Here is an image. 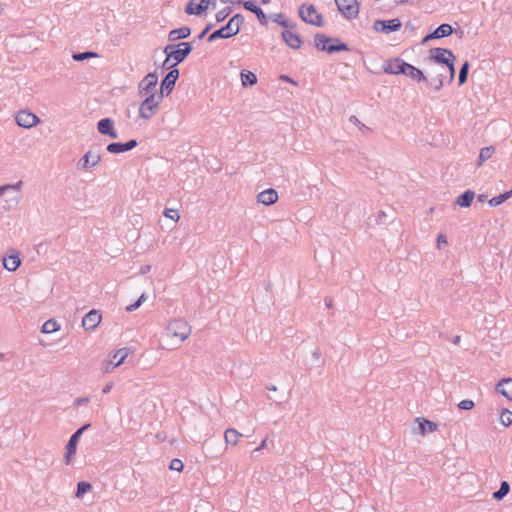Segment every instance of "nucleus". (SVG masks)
<instances>
[{
  "mask_svg": "<svg viewBox=\"0 0 512 512\" xmlns=\"http://www.w3.org/2000/svg\"><path fill=\"white\" fill-rule=\"evenodd\" d=\"M428 60L447 67L449 72L447 84H451L454 81L456 74V56L452 50L441 47L431 48L429 50Z\"/></svg>",
  "mask_w": 512,
  "mask_h": 512,
  "instance_id": "f257e3e1",
  "label": "nucleus"
},
{
  "mask_svg": "<svg viewBox=\"0 0 512 512\" xmlns=\"http://www.w3.org/2000/svg\"><path fill=\"white\" fill-rule=\"evenodd\" d=\"M314 43L317 49L329 54L350 51L349 46L339 38L329 37L323 33H317L314 36Z\"/></svg>",
  "mask_w": 512,
  "mask_h": 512,
  "instance_id": "f03ea898",
  "label": "nucleus"
},
{
  "mask_svg": "<svg viewBox=\"0 0 512 512\" xmlns=\"http://www.w3.org/2000/svg\"><path fill=\"white\" fill-rule=\"evenodd\" d=\"M193 51V42H180L178 44H168L164 47L163 52L168 58H172L175 64L185 61L189 54Z\"/></svg>",
  "mask_w": 512,
  "mask_h": 512,
  "instance_id": "7ed1b4c3",
  "label": "nucleus"
},
{
  "mask_svg": "<svg viewBox=\"0 0 512 512\" xmlns=\"http://www.w3.org/2000/svg\"><path fill=\"white\" fill-rule=\"evenodd\" d=\"M191 331V326L182 318L173 319L166 326L167 335L177 338L180 342L186 340L190 336Z\"/></svg>",
  "mask_w": 512,
  "mask_h": 512,
  "instance_id": "20e7f679",
  "label": "nucleus"
},
{
  "mask_svg": "<svg viewBox=\"0 0 512 512\" xmlns=\"http://www.w3.org/2000/svg\"><path fill=\"white\" fill-rule=\"evenodd\" d=\"M335 4L342 16L348 20L355 19L359 14L357 0H335Z\"/></svg>",
  "mask_w": 512,
  "mask_h": 512,
  "instance_id": "39448f33",
  "label": "nucleus"
},
{
  "mask_svg": "<svg viewBox=\"0 0 512 512\" xmlns=\"http://www.w3.org/2000/svg\"><path fill=\"white\" fill-rule=\"evenodd\" d=\"M14 121L19 128H33L40 123V118L31 111L23 109L15 114Z\"/></svg>",
  "mask_w": 512,
  "mask_h": 512,
  "instance_id": "423d86ee",
  "label": "nucleus"
},
{
  "mask_svg": "<svg viewBox=\"0 0 512 512\" xmlns=\"http://www.w3.org/2000/svg\"><path fill=\"white\" fill-rule=\"evenodd\" d=\"M409 64L410 63L404 61L403 59H401L399 57L388 59L383 64V71L386 74H390V75H399V74L405 75Z\"/></svg>",
  "mask_w": 512,
  "mask_h": 512,
  "instance_id": "0eeeda50",
  "label": "nucleus"
},
{
  "mask_svg": "<svg viewBox=\"0 0 512 512\" xmlns=\"http://www.w3.org/2000/svg\"><path fill=\"white\" fill-rule=\"evenodd\" d=\"M90 427V424H84L79 429H77L72 436L70 437L67 445H66V453H65V462L69 464L71 462L72 456L75 455L78 441L85 430Z\"/></svg>",
  "mask_w": 512,
  "mask_h": 512,
  "instance_id": "6e6552de",
  "label": "nucleus"
},
{
  "mask_svg": "<svg viewBox=\"0 0 512 512\" xmlns=\"http://www.w3.org/2000/svg\"><path fill=\"white\" fill-rule=\"evenodd\" d=\"M179 69H171L161 80L160 93L164 96H168L172 93L176 81L179 79Z\"/></svg>",
  "mask_w": 512,
  "mask_h": 512,
  "instance_id": "1a4fd4ad",
  "label": "nucleus"
},
{
  "mask_svg": "<svg viewBox=\"0 0 512 512\" xmlns=\"http://www.w3.org/2000/svg\"><path fill=\"white\" fill-rule=\"evenodd\" d=\"M401 27H402V23L398 18L389 19V20L378 19L373 24V28L377 32H382L385 34L396 32V31L400 30Z\"/></svg>",
  "mask_w": 512,
  "mask_h": 512,
  "instance_id": "9d476101",
  "label": "nucleus"
},
{
  "mask_svg": "<svg viewBox=\"0 0 512 512\" xmlns=\"http://www.w3.org/2000/svg\"><path fill=\"white\" fill-rule=\"evenodd\" d=\"M101 154L98 151L89 150L77 162V168L80 170H88L99 164Z\"/></svg>",
  "mask_w": 512,
  "mask_h": 512,
  "instance_id": "9b49d317",
  "label": "nucleus"
},
{
  "mask_svg": "<svg viewBox=\"0 0 512 512\" xmlns=\"http://www.w3.org/2000/svg\"><path fill=\"white\" fill-rule=\"evenodd\" d=\"M158 83V75L156 71L148 73L139 83L140 94H150L156 92V85Z\"/></svg>",
  "mask_w": 512,
  "mask_h": 512,
  "instance_id": "f8f14e48",
  "label": "nucleus"
},
{
  "mask_svg": "<svg viewBox=\"0 0 512 512\" xmlns=\"http://www.w3.org/2000/svg\"><path fill=\"white\" fill-rule=\"evenodd\" d=\"M102 316L98 310H90L82 319V326L86 330H94L101 322Z\"/></svg>",
  "mask_w": 512,
  "mask_h": 512,
  "instance_id": "ddd939ff",
  "label": "nucleus"
},
{
  "mask_svg": "<svg viewBox=\"0 0 512 512\" xmlns=\"http://www.w3.org/2000/svg\"><path fill=\"white\" fill-rule=\"evenodd\" d=\"M137 140L131 139L125 143L113 142L107 145L106 150L112 154H120L126 151H130L137 146Z\"/></svg>",
  "mask_w": 512,
  "mask_h": 512,
  "instance_id": "4468645a",
  "label": "nucleus"
},
{
  "mask_svg": "<svg viewBox=\"0 0 512 512\" xmlns=\"http://www.w3.org/2000/svg\"><path fill=\"white\" fill-rule=\"evenodd\" d=\"M281 37L284 43L291 49H299L302 45L301 36L297 33L290 31L289 29L282 31Z\"/></svg>",
  "mask_w": 512,
  "mask_h": 512,
  "instance_id": "2eb2a0df",
  "label": "nucleus"
},
{
  "mask_svg": "<svg viewBox=\"0 0 512 512\" xmlns=\"http://www.w3.org/2000/svg\"><path fill=\"white\" fill-rule=\"evenodd\" d=\"M233 36H235L233 30L230 28L228 23H226L225 25L210 33L207 37V42L212 43L217 39H229Z\"/></svg>",
  "mask_w": 512,
  "mask_h": 512,
  "instance_id": "dca6fc26",
  "label": "nucleus"
},
{
  "mask_svg": "<svg viewBox=\"0 0 512 512\" xmlns=\"http://www.w3.org/2000/svg\"><path fill=\"white\" fill-rule=\"evenodd\" d=\"M207 9H208V2L205 1V0L204 1H199V3H196L195 0H190L185 5V13L188 14V15L200 16Z\"/></svg>",
  "mask_w": 512,
  "mask_h": 512,
  "instance_id": "f3484780",
  "label": "nucleus"
},
{
  "mask_svg": "<svg viewBox=\"0 0 512 512\" xmlns=\"http://www.w3.org/2000/svg\"><path fill=\"white\" fill-rule=\"evenodd\" d=\"M278 200V193L275 189L269 188L257 195V202L263 205H272Z\"/></svg>",
  "mask_w": 512,
  "mask_h": 512,
  "instance_id": "a211bd4d",
  "label": "nucleus"
},
{
  "mask_svg": "<svg viewBox=\"0 0 512 512\" xmlns=\"http://www.w3.org/2000/svg\"><path fill=\"white\" fill-rule=\"evenodd\" d=\"M304 8L305 6H300L298 10L299 17L301 18L302 21L316 27L324 26L325 22L322 14L316 13L314 17H308L305 15Z\"/></svg>",
  "mask_w": 512,
  "mask_h": 512,
  "instance_id": "6ab92c4d",
  "label": "nucleus"
},
{
  "mask_svg": "<svg viewBox=\"0 0 512 512\" xmlns=\"http://www.w3.org/2000/svg\"><path fill=\"white\" fill-rule=\"evenodd\" d=\"M414 423L418 424L419 434L425 435L437 430V424L423 417H417Z\"/></svg>",
  "mask_w": 512,
  "mask_h": 512,
  "instance_id": "aec40b11",
  "label": "nucleus"
},
{
  "mask_svg": "<svg viewBox=\"0 0 512 512\" xmlns=\"http://www.w3.org/2000/svg\"><path fill=\"white\" fill-rule=\"evenodd\" d=\"M191 35V28L188 26H182L180 28H175L169 31L168 40L170 42H175L180 39H186Z\"/></svg>",
  "mask_w": 512,
  "mask_h": 512,
  "instance_id": "412c9836",
  "label": "nucleus"
},
{
  "mask_svg": "<svg viewBox=\"0 0 512 512\" xmlns=\"http://www.w3.org/2000/svg\"><path fill=\"white\" fill-rule=\"evenodd\" d=\"M496 391L507 399L512 400V378L500 380L496 385Z\"/></svg>",
  "mask_w": 512,
  "mask_h": 512,
  "instance_id": "4be33fe9",
  "label": "nucleus"
},
{
  "mask_svg": "<svg viewBox=\"0 0 512 512\" xmlns=\"http://www.w3.org/2000/svg\"><path fill=\"white\" fill-rule=\"evenodd\" d=\"M128 354H129L128 348H121V349L117 350L114 353V355L112 356V359L110 360V362L108 363V366L105 368V371L109 372L110 365L112 366V368H115V367L119 366L120 364H122L124 362V360L126 359V357L128 356Z\"/></svg>",
  "mask_w": 512,
  "mask_h": 512,
  "instance_id": "5701e85b",
  "label": "nucleus"
},
{
  "mask_svg": "<svg viewBox=\"0 0 512 512\" xmlns=\"http://www.w3.org/2000/svg\"><path fill=\"white\" fill-rule=\"evenodd\" d=\"M475 196L476 194L473 190H466L456 198L455 204L463 208H468L471 206Z\"/></svg>",
  "mask_w": 512,
  "mask_h": 512,
  "instance_id": "b1692460",
  "label": "nucleus"
},
{
  "mask_svg": "<svg viewBox=\"0 0 512 512\" xmlns=\"http://www.w3.org/2000/svg\"><path fill=\"white\" fill-rule=\"evenodd\" d=\"M244 22H245L244 16L241 13H237V14L233 15L228 20L227 23L230 26V28L233 30L234 35H237L241 31L242 26L244 25Z\"/></svg>",
  "mask_w": 512,
  "mask_h": 512,
  "instance_id": "393cba45",
  "label": "nucleus"
},
{
  "mask_svg": "<svg viewBox=\"0 0 512 512\" xmlns=\"http://www.w3.org/2000/svg\"><path fill=\"white\" fill-rule=\"evenodd\" d=\"M405 76L417 81V82H428L427 77L423 73L422 70L419 68L413 66L412 64H409L407 72L405 73Z\"/></svg>",
  "mask_w": 512,
  "mask_h": 512,
  "instance_id": "a878e982",
  "label": "nucleus"
},
{
  "mask_svg": "<svg viewBox=\"0 0 512 512\" xmlns=\"http://www.w3.org/2000/svg\"><path fill=\"white\" fill-rule=\"evenodd\" d=\"M269 19H271L273 22L277 23L281 27L286 29H292L296 27L295 23H292L289 21L284 14L282 13H274L269 16Z\"/></svg>",
  "mask_w": 512,
  "mask_h": 512,
  "instance_id": "bb28decb",
  "label": "nucleus"
},
{
  "mask_svg": "<svg viewBox=\"0 0 512 512\" xmlns=\"http://www.w3.org/2000/svg\"><path fill=\"white\" fill-rule=\"evenodd\" d=\"M433 32L435 39H440L452 35L454 32L453 27L448 23L439 25Z\"/></svg>",
  "mask_w": 512,
  "mask_h": 512,
  "instance_id": "cd10ccee",
  "label": "nucleus"
},
{
  "mask_svg": "<svg viewBox=\"0 0 512 512\" xmlns=\"http://www.w3.org/2000/svg\"><path fill=\"white\" fill-rule=\"evenodd\" d=\"M146 95V98L144 99V101L142 103L150 106V108H154L156 110H158V107H159V103L160 101L163 99L164 95H162L161 93H150V94H145Z\"/></svg>",
  "mask_w": 512,
  "mask_h": 512,
  "instance_id": "c85d7f7f",
  "label": "nucleus"
},
{
  "mask_svg": "<svg viewBox=\"0 0 512 512\" xmlns=\"http://www.w3.org/2000/svg\"><path fill=\"white\" fill-rule=\"evenodd\" d=\"M241 436H242V434L239 433L234 428H228L224 432V439H225V442L227 445H236Z\"/></svg>",
  "mask_w": 512,
  "mask_h": 512,
  "instance_id": "c756f323",
  "label": "nucleus"
},
{
  "mask_svg": "<svg viewBox=\"0 0 512 512\" xmlns=\"http://www.w3.org/2000/svg\"><path fill=\"white\" fill-rule=\"evenodd\" d=\"M20 264L21 260L18 254H13L3 259V265L9 271H15Z\"/></svg>",
  "mask_w": 512,
  "mask_h": 512,
  "instance_id": "7c9ffc66",
  "label": "nucleus"
},
{
  "mask_svg": "<svg viewBox=\"0 0 512 512\" xmlns=\"http://www.w3.org/2000/svg\"><path fill=\"white\" fill-rule=\"evenodd\" d=\"M240 76L244 87L253 86L257 83V76L252 71L242 70Z\"/></svg>",
  "mask_w": 512,
  "mask_h": 512,
  "instance_id": "2f4dec72",
  "label": "nucleus"
},
{
  "mask_svg": "<svg viewBox=\"0 0 512 512\" xmlns=\"http://www.w3.org/2000/svg\"><path fill=\"white\" fill-rule=\"evenodd\" d=\"M510 492V484L507 481H502L500 488L492 494L493 499L500 501Z\"/></svg>",
  "mask_w": 512,
  "mask_h": 512,
  "instance_id": "473e14b6",
  "label": "nucleus"
},
{
  "mask_svg": "<svg viewBox=\"0 0 512 512\" xmlns=\"http://www.w3.org/2000/svg\"><path fill=\"white\" fill-rule=\"evenodd\" d=\"M470 64L466 60L463 62V64L460 67L459 74H458V85L462 86L467 82L468 74H469Z\"/></svg>",
  "mask_w": 512,
  "mask_h": 512,
  "instance_id": "72a5a7b5",
  "label": "nucleus"
},
{
  "mask_svg": "<svg viewBox=\"0 0 512 512\" xmlns=\"http://www.w3.org/2000/svg\"><path fill=\"white\" fill-rule=\"evenodd\" d=\"M99 57V54L93 51H84V52H74L72 54V59L76 62H81L90 58Z\"/></svg>",
  "mask_w": 512,
  "mask_h": 512,
  "instance_id": "f704fd0d",
  "label": "nucleus"
},
{
  "mask_svg": "<svg viewBox=\"0 0 512 512\" xmlns=\"http://www.w3.org/2000/svg\"><path fill=\"white\" fill-rule=\"evenodd\" d=\"M60 329V325L57 323L54 319H49L46 322H44L41 332L44 334H50L53 332H56Z\"/></svg>",
  "mask_w": 512,
  "mask_h": 512,
  "instance_id": "c9c22d12",
  "label": "nucleus"
},
{
  "mask_svg": "<svg viewBox=\"0 0 512 512\" xmlns=\"http://www.w3.org/2000/svg\"><path fill=\"white\" fill-rule=\"evenodd\" d=\"M495 152V148L493 146L484 147L480 150L478 165H481L486 160L490 159Z\"/></svg>",
  "mask_w": 512,
  "mask_h": 512,
  "instance_id": "e433bc0d",
  "label": "nucleus"
},
{
  "mask_svg": "<svg viewBox=\"0 0 512 512\" xmlns=\"http://www.w3.org/2000/svg\"><path fill=\"white\" fill-rule=\"evenodd\" d=\"M91 489H92V485L89 482L80 481L77 484V490H76L75 496L77 498H81L85 493H87Z\"/></svg>",
  "mask_w": 512,
  "mask_h": 512,
  "instance_id": "4c0bfd02",
  "label": "nucleus"
},
{
  "mask_svg": "<svg viewBox=\"0 0 512 512\" xmlns=\"http://www.w3.org/2000/svg\"><path fill=\"white\" fill-rule=\"evenodd\" d=\"M232 13V7L226 6L215 14V20L217 23L225 21Z\"/></svg>",
  "mask_w": 512,
  "mask_h": 512,
  "instance_id": "58836bf2",
  "label": "nucleus"
},
{
  "mask_svg": "<svg viewBox=\"0 0 512 512\" xmlns=\"http://www.w3.org/2000/svg\"><path fill=\"white\" fill-rule=\"evenodd\" d=\"M157 110L154 108H150V106L141 103L139 107L140 116L144 119H149Z\"/></svg>",
  "mask_w": 512,
  "mask_h": 512,
  "instance_id": "ea45409f",
  "label": "nucleus"
},
{
  "mask_svg": "<svg viewBox=\"0 0 512 512\" xmlns=\"http://www.w3.org/2000/svg\"><path fill=\"white\" fill-rule=\"evenodd\" d=\"M500 422L504 426H509L512 424V412L508 409H502L500 413Z\"/></svg>",
  "mask_w": 512,
  "mask_h": 512,
  "instance_id": "a19ab883",
  "label": "nucleus"
},
{
  "mask_svg": "<svg viewBox=\"0 0 512 512\" xmlns=\"http://www.w3.org/2000/svg\"><path fill=\"white\" fill-rule=\"evenodd\" d=\"M445 76H441V74H437L435 77L428 82L430 85H433L436 91H440L444 86Z\"/></svg>",
  "mask_w": 512,
  "mask_h": 512,
  "instance_id": "79ce46f5",
  "label": "nucleus"
},
{
  "mask_svg": "<svg viewBox=\"0 0 512 512\" xmlns=\"http://www.w3.org/2000/svg\"><path fill=\"white\" fill-rule=\"evenodd\" d=\"M146 298L147 297H146L145 293L141 294V296L138 298V300L135 303L130 304L126 307V311L132 312V311L137 310L142 305V303L146 300Z\"/></svg>",
  "mask_w": 512,
  "mask_h": 512,
  "instance_id": "37998d69",
  "label": "nucleus"
},
{
  "mask_svg": "<svg viewBox=\"0 0 512 512\" xmlns=\"http://www.w3.org/2000/svg\"><path fill=\"white\" fill-rule=\"evenodd\" d=\"M241 4H243L244 9L253 14L259 9V6L253 0L243 1Z\"/></svg>",
  "mask_w": 512,
  "mask_h": 512,
  "instance_id": "c03bdc74",
  "label": "nucleus"
},
{
  "mask_svg": "<svg viewBox=\"0 0 512 512\" xmlns=\"http://www.w3.org/2000/svg\"><path fill=\"white\" fill-rule=\"evenodd\" d=\"M507 199H506V196L504 193L500 194L499 196H496V197H493L491 198L489 201H488V204L491 206V207H496L500 204H502L503 202H505Z\"/></svg>",
  "mask_w": 512,
  "mask_h": 512,
  "instance_id": "a18cd8bd",
  "label": "nucleus"
},
{
  "mask_svg": "<svg viewBox=\"0 0 512 512\" xmlns=\"http://www.w3.org/2000/svg\"><path fill=\"white\" fill-rule=\"evenodd\" d=\"M254 15L257 17L260 25H262V26L267 25L268 17L266 16V14L264 13V11L262 10L261 7H259V9L256 11V13H254Z\"/></svg>",
  "mask_w": 512,
  "mask_h": 512,
  "instance_id": "49530a36",
  "label": "nucleus"
},
{
  "mask_svg": "<svg viewBox=\"0 0 512 512\" xmlns=\"http://www.w3.org/2000/svg\"><path fill=\"white\" fill-rule=\"evenodd\" d=\"M169 468L173 471L181 472L184 468V464L180 459H173L170 462Z\"/></svg>",
  "mask_w": 512,
  "mask_h": 512,
  "instance_id": "de8ad7c7",
  "label": "nucleus"
},
{
  "mask_svg": "<svg viewBox=\"0 0 512 512\" xmlns=\"http://www.w3.org/2000/svg\"><path fill=\"white\" fill-rule=\"evenodd\" d=\"M114 121L111 118H102L98 121L96 128H113Z\"/></svg>",
  "mask_w": 512,
  "mask_h": 512,
  "instance_id": "09e8293b",
  "label": "nucleus"
},
{
  "mask_svg": "<svg viewBox=\"0 0 512 512\" xmlns=\"http://www.w3.org/2000/svg\"><path fill=\"white\" fill-rule=\"evenodd\" d=\"M475 406L474 402L472 400H462L458 403V408L461 409V410H471L473 409Z\"/></svg>",
  "mask_w": 512,
  "mask_h": 512,
  "instance_id": "8fccbe9b",
  "label": "nucleus"
},
{
  "mask_svg": "<svg viewBox=\"0 0 512 512\" xmlns=\"http://www.w3.org/2000/svg\"><path fill=\"white\" fill-rule=\"evenodd\" d=\"M171 60H172V58H168V56H166L165 60L162 63V66H161L162 69L168 70V72L171 69H178L177 68L178 64H175V61L171 62Z\"/></svg>",
  "mask_w": 512,
  "mask_h": 512,
  "instance_id": "3c124183",
  "label": "nucleus"
},
{
  "mask_svg": "<svg viewBox=\"0 0 512 512\" xmlns=\"http://www.w3.org/2000/svg\"><path fill=\"white\" fill-rule=\"evenodd\" d=\"M164 215L174 221H178L180 218L179 211L175 209H165Z\"/></svg>",
  "mask_w": 512,
  "mask_h": 512,
  "instance_id": "603ef678",
  "label": "nucleus"
},
{
  "mask_svg": "<svg viewBox=\"0 0 512 512\" xmlns=\"http://www.w3.org/2000/svg\"><path fill=\"white\" fill-rule=\"evenodd\" d=\"M301 6H305L304 11L306 10L305 15L308 17H312L317 13L316 8L313 4H302Z\"/></svg>",
  "mask_w": 512,
  "mask_h": 512,
  "instance_id": "864d4df0",
  "label": "nucleus"
},
{
  "mask_svg": "<svg viewBox=\"0 0 512 512\" xmlns=\"http://www.w3.org/2000/svg\"><path fill=\"white\" fill-rule=\"evenodd\" d=\"M21 185H22V181H19L15 185L0 186V196H2L7 189H9V188L19 189Z\"/></svg>",
  "mask_w": 512,
  "mask_h": 512,
  "instance_id": "5fc2aeb1",
  "label": "nucleus"
},
{
  "mask_svg": "<svg viewBox=\"0 0 512 512\" xmlns=\"http://www.w3.org/2000/svg\"><path fill=\"white\" fill-rule=\"evenodd\" d=\"M100 133L108 135L109 137L116 139L118 138L117 130H99Z\"/></svg>",
  "mask_w": 512,
  "mask_h": 512,
  "instance_id": "6e6d98bb",
  "label": "nucleus"
},
{
  "mask_svg": "<svg viewBox=\"0 0 512 512\" xmlns=\"http://www.w3.org/2000/svg\"><path fill=\"white\" fill-rule=\"evenodd\" d=\"M88 402H89V398L88 397H80V398H76L75 399L74 404L79 406V405L86 404Z\"/></svg>",
  "mask_w": 512,
  "mask_h": 512,
  "instance_id": "4d7b16f0",
  "label": "nucleus"
},
{
  "mask_svg": "<svg viewBox=\"0 0 512 512\" xmlns=\"http://www.w3.org/2000/svg\"><path fill=\"white\" fill-rule=\"evenodd\" d=\"M441 244H447V239H446L445 235H443V234H440L437 237V246L440 247Z\"/></svg>",
  "mask_w": 512,
  "mask_h": 512,
  "instance_id": "13d9d810",
  "label": "nucleus"
},
{
  "mask_svg": "<svg viewBox=\"0 0 512 512\" xmlns=\"http://www.w3.org/2000/svg\"><path fill=\"white\" fill-rule=\"evenodd\" d=\"M112 387H113V384H112V383H108V384H106V385L103 387V389H102V393H103V394H108V393L111 391Z\"/></svg>",
  "mask_w": 512,
  "mask_h": 512,
  "instance_id": "bf43d9fd",
  "label": "nucleus"
},
{
  "mask_svg": "<svg viewBox=\"0 0 512 512\" xmlns=\"http://www.w3.org/2000/svg\"><path fill=\"white\" fill-rule=\"evenodd\" d=\"M432 39H435V37L433 36V32H430L422 39V44H425Z\"/></svg>",
  "mask_w": 512,
  "mask_h": 512,
  "instance_id": "052dcab7",
  "label": "nucleus"
},
{
  "mask_svg": "<svg viewBox=\"0 0 512 512\" xmlns=\"http://www.w3.org/2000/svg\"><path fill=\"white\" fill-rule=\"evenodd\" d=\"M280 80L295 84V81L288 75H281Z\"/></svg>",
  "mask_w": 512,
  "mask_h": 512,
  "instance_id": "680f3d73",
  "label": "nucleus"
},
{
  "mask_svg": "<svg viewBox=\"0 0 512 512\" xmlns=\"http://www.w3.org/2000/svg\"><path fill=\"white\" fill-rule=\"evenodd\" d=\"M349 121H350L352 124H354V125H359V124H361V123H360V121L357 119V117H356V116H350Z\"/></svg>",
  "mask_w": 512,
  "mask_h": 512,
  "instance_id": "e2e57ef3",
  "label": "nucleus"
},
{
  "mask_svg": "<svg viewBox=\"0 0 512 512\" xmlns=\"http://www.w3.org/2000/svg\"><path fill=\"white\" fill-rule=\"evenodd\" d=\"M266 443H267V438H265V439L261 442L260 446H259V447H257V448L255 449V451H259V450H261V449L265 448V447H266Z\"/></svg>",
  "mask_w": 512,
  "mask_h": 512,
  "instance_id": "0e129e2a",
  "label": "nucleus"
},
{
  "mask_svg": "<svg viewBox=\"0 0 512 512\" xmlns=\"http://www.w3.org/2000/svg\"><path fill=\"white\" fill-rule=\"evenodd\" d=\"M486 199H487V196H486V195H484V194H479V195L477 196V200H478L479 202H485V201H486Z\"/></svg>",
  "mask_w": 512,
  "mask_h": 512,
  "instance_id": "69168bd1",
  "label": "nucleus"
},
{
  "mask_svg": "<svg viewBox=\"0 0 512 512\" xmlns=\"http://www.w3.org/2000/svg\"><path fill=\"white\" fill-rule=\"evenodd\" d=\"M207 35V32L205 30H202L198 36H197V39L201 40L203 39L205 36Z\"/></svg>",
  "mask_w": 512,
  "mask_h": 512,
  "instance_id": "338daca9",
  "label": "nucleus"
},
{
  "mask_svg": "<svg viewBox=\"0 0 512 512\" xmlns=\"http://www.w3.org/2000/svg\"><path fill=\"white\" fill-rule=\"evenodd\" d=\"M213 23H208L203 30H205L207 33L213 28Z\"/></svg>",
  "mask_w": 512,
  "mask_h": 512,
  "instance_id": "774afa93",
  "label": "nucleus"
}]
</instances>
